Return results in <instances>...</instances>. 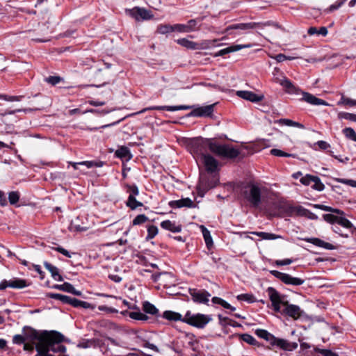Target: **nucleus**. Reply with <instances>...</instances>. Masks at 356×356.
Returning <instances> with one entry per match:
<instances>
[{"instance_id":"72a5a7b5","label":"nucleus","mask_w":356,"mask_h":356,"mask_svg":"<svg viewBox=\"0 0 356 356\" xmlns=\"http://www.w3.org/2000/svg\"><path fill=\"white\" fill-rule=\"evenodd\" d=\"M217 103L202 106V117H213V108Z\"/></svg>"},{"instance_id":"c9c22d12","label":"nucleus","mask_w":356,"mask_h":356,"mask_svg":"<svg viewBox=\"0 0 356 356\" xmlns=\"http://www.w3.org/2000/svg\"><path fill=\"white\" fill-rule=\"evenodd\" d=\"M78 165H86L88 168H90L92 167H101V166H102V163H97L96 161H82V162H79V163H74L72 164L74 169H77Z\"/></svg>"},{"instance_id":"20e7f679","label":"nucleus","mask_w":356,"mask_h":356,"mask_svg":"<svg viewBox=\"0 0 356 356\" xmlns=\"http://www.w3.org/2000/svg\"><path fill=\"white\" fill-rule=\"evenodd\" d=\"M265 187L261 186L258 183L250 182L245 187L244 197L254 207H257L261 202V194Z\"/></svg>"},{"instance_id":"5701e85b","label":"nucleus","mask_w":356,"mask_h":356,"mask_svg":"<svg viewBox=\"0 0 356 356\" xmlns=\"http://www.w3.org/2000/svg\"><path fill=\"white\" fill-rule=\"evenodd\" d=\"M54 289L63 291L65 292H68L72 293L76 296H81V292L80 291H77L74 289L72 284L69 282H65L63 284H56L54 286Z\"/></svg>"},{"instance_id":"bb28decb","label":"nucleus","mask_w":356,"mask_h":356,"mask_svg":"<svg viewBox=\"0 0 356 356\" xmlns=\"http://www.w3.org/2000/svg\"><path fill=\"white\" fill-rule=\"evenodd\" d=\"M70 305L73 306L74 307H83L85 309H95V307L92 305H91L90 303L86 302V301L78 300L75 298H71Z\"/></svg>"},{"instance_id":"864d4df0","label":"nucleus","mask_w":356,"mask_h":356,"mask_svg":"<svg viewBox=\"0 0 356 356\" xmlns=\"http://www.w3.org/2000/svg\"><path fill=\"white\" fill-rule=\"evenodd\" d=\"M13 342L15 344L21 345L26 343V339L24 334L22 333V334H16L13 338Z\"/></svg>"},{"instance_id":"e2e57ef3","label":"nucleus","mask_w":356,"mask_h":356,"mask_svg":"<svg viewBox=\"0 0 356 356\" xmlns=\"http://www.w3.org/2000/svg\"><path fill=\"white\" fill-rule=\"evenodd\" d=\"M98 309L99 311L105 312L109 313V314H114V313L118 312V309L113 308L111 307H107L106 305L98 306Z\"/></svg>"},{"instance_id":"052dcab7","label":"nucleus","mask_w":356,"mask_h":356,"mask_svg":"<svg viewBox=\"0 0 356 356\" xmlns=\"http://www.w3.org/2000/svg\"><path fill=\"white\" fill-rule=\"evenodd\" d=\"M334 181L342 183L346 185H348L352 187H356V181L352 179H341V178H335Z\"/></svg>"},{"instance_id":"f03ea898","label":"nucleus","mask_w":356,"mask_h":356,"mask_svg":"<svg viewBox=\"0 0 356 356\" xmlns=\"http://www.w3.org/2000/svg\"><path fill=\"white\" fill-rule=\"evenodd\" d=\"M202 146H208L211 152L225 159H234L238 157L240 154L239 150L234 148L232 145H221L213 142L211 139H204L202 138Z\"/></svg>"},{"instance_id":"f3484780","label":"nucleus","mask_w":356,"mask_h":356,"mask_svg":"<svg viewBox=\"0 0 356 356\" xmlns=\"http://www.w3.org/2000/svg\"><path fill=\"white\" fill-rule=\"evenodd\" d=\"M182 322L197 327H200V314L194 315L191 314V312H187L185 316L183 318Z\"/></svg>"},{"instance_id":"4d7b16f0","label":"nucleus","mask_w":356,"mask_h":356,"mask_svg":"<svg viewBox=\"0 0 356 356\" xmlns=\"http://www.w3.org/2000/svg\"><path fill=\"white\" fill-rule=\"evenodd\" d=\"M314 177H315V176L307 174L305 176L302 177L300 179V181L303 185L309 186L310 184L313 183Z\"/></svg>"},{"instance_id":"0e129e2a","label":"nucleus","mask_w":356,"mask_h":356,"mask_svg":"<svg viewBox=\"0 0 356 356\" xmlns=\"http://www.w3.org/2000/svg\"><path fill=\"white\" fill-rule=\"evenodd\" d=\"M339 216H334L333 214H325L323 215V219L328 222L330 223H337Z\"/></svg>"},{"instance_id":"774afa93","label":"nucleus","mask_w":356,"mask_h":356,"mask_svg":"<svg viewBox=\"0 0 356 356\" xmlns=\"http://www.w3.org/2000/svg\"><path fill=\"white\" fill-rule=\"evenodd\" d=\"M238 300L252 302L254 297L249 294H241L237 296Z\"/></svg>"},{"instance_id":"603ef678","label":"nucleus","mask_w":356,"mask_h":356,"mask_svg":"<svg viewBox=\"0 0 356 356\" xmlns=\"http://www.w3.org/2000/svg\"><path fill=\"white\" fill-rule=\"evenodd\" d=\"M24 96L19 95V96H10L6 95H0V99L8 101V102H19L20 101Z\"/></svg>"},{"instance_id":"c03bdc74","label":"nucleus","mask_w":356,"mask_h":356,"mask_svg":"<svg viewBox=\"0 0 356 356\" xmlns=\"http://www.w3.org/2000/svg\"><path fill=\"white\" fill-rule=\"evenodd\" d=\"M270 154L275 156H285V157H296L295 154L286 153L278 149H272L270 150Z\"/></svg>"},{"instance_id":"a878e982","label":"nucleus","mask_w":356,"mask_h":356,"mask_svg":"<svg viewBox=\"0 0 356 356\" xmlns=\"http://www.w3.org/2000/svg\"><path fill=\"white\" fill-rule=\"evenodd\" d=\"M44 267L51 273L52 277L57 281H63V278L59 273V270L57 267L53 266L47 261L44 262Z\"/></svg>"},{"instance_id":"bf43d9fd","label":"nucleus","mask_w":356,"mask_h":356,"mask_svg":"<svg viewBox=\"0 0 356 356\" xmlns=\"http://www.w3.org/2000/svg\"><path fill=\"white\" fill-rule=\"evenodd\" d=\"M189 293L195 302H200V291L196 289H190Z\"/></svg>"},{"instance_id":"7c9ffc66","label":"nucleus","mask_w":356,"mask_h":356,"mask_svg":"<svg viewBox=\"0 0 356 356\" xmlns=\"http://www.w3.org/2000/svg\"><path fill=\"white\" fill-rule=\"evenodd\" d=\"M143 310L145 313L152 315H156L159 313L158 309L148 301H145L143 303Z\"/></svg>"},{"instance_id":"5fc2aeb1","label":"nucleus","mask_w":356,"mask_h":356,"mask_svg":"<svg viewBox=\"0 0 356 356\" xmlns=\"http://www.w3.org/2000/svg\"><path fill=\"white\" fill-rule=\"evenodd\" d=\"M347 0H338L334 4H332L327 9V12H333L339 8Z\"/></svg>"},{"instance_id":"ea45409f","label":"nucleus","mask_w":356,"mask_h":356,"mask_svg":"<svg viewBox=\"0 0 356 356\" xmlns=\"http://www.w3.org/2000/svg\"><path fill=\"white\" fill-rule=\"evenodd\" d=\"M280 84L284 87L288 92H295L296 91V88L293 85L290 80L286 78H284Z\"/></svg>"},{"instance_id":"412c9836","label":"nucleus","mask_w":356,"mask_h":356,"mask_svg":"<svg viewBox=\"0 0 356 356\" xmlns=\"http://www.w3.org/2000/svg\"><path fill=\"white\" fill-rule=\"evenodd\" d=\"M305 241L326 250L335 249V247L332 244L325 242L318 238H305Z\"/></svg>"},{"instance_id":"9d476101","label":"nucleus","mask_w":356,"mask_h":356,"mask_svg":"<svg viewBox=\"0 0 356 356\" xmlns=\"http://www.w3.org/2000/svg\"><path fill=\"white\" fill-rule=\"evenodd\" d=\"M186 147L193 156L197 163L200 159V139L199 138H190L186 142ZM199 165V164H197Z\"/></svg>"},{"instance_id":"b1692460","label":"nucleus","mask_w":356,"mask_h":356,"mask_svg":"<svg viewBox=\"0 0 356 356\" xmlns=\"http://www.w3.org/2000/svg\"><path fill=\"white\" fill-rule=\"evenodd\" d=\"M252 44H236V45H232L230 47H228L227 48H225L223 49L220 50L216 56H224L227 54H229L230 52L236 51L238 50H241L243 48H249L251 47Z\"/></svg>"},{"instance_id":"79ce46f5","label":"nucleus","mask_w":356,"mask_h":356,"mask_svg":"<svg viewBox=\"0 0 356 356\" xmlns=\"http://www.w3.org/2000/svg\"><path fill=\"white\" fill-rule=\"evenodd\" d=\"M148 220L147 216L145 214H139L135 217V218L132 221V225L134 226L140 225Z\"/></svg>"},{"instance_id":"4be33fe9","label":"nucleus","mask_w":356,"mask_h":356,"mask_svg":"<svg viewBox=\"0 0 356 356\" xmlns=\"http://www.w3.org/2000/svg\"><path fill=\"white\" fill-rule=\"evenodd\" d=\"M161 228L170 231L173 233H178L180 232L181 230V225L176 224L175 222H172L169 220L162 221L161 222Z\"/></svg>"},{"instance_id":"393cba45","label":"nucleus","mask_w":356,"mask_h":356,"mask_svg":"<svg viewBox=\"0 0 356 356\" xmlns=\"http://www.w3.org/2000/svg\"><path fill=\"white\" fill-rule=\"evenodd\" d=\"M115 155L116 157L121 159H125L126 161H129L132 159V154L129 149L126 146H121L119 147L115 151Z\"/></svg>"},{"instance_id":"69168bd1","label":"nucleus","mask_w":356,"mask_h":356,"mask_svg":"<svg viewBox=\"0 0 356 356\" xmlns=\"http://www.w3.org/2000/svg\"><path fill=\"white\" fill-rule=\"evenodd\" d=\"M197 22L195 19L189 20L188 23L186 24L187 29H188V32H191L197 29Z\"/></svg>"},{"instance_id":"0eeeda50","label":"nucleus","mask_w":356,"mask_h":356,"mask_svg":"<svg viewBox=\"0 0 356 356\" xmlns=\"http://www.w3.org/2000/svg\"><path fill=\"white\" fill-rule=\"evenodd\" d=\"M273 346H275L284 350H292L298 347L296 343H290L288 341L275 337L272 334L267 340Z\"/></svg>"},{"instance_id":"e433bc0d","label":"nucleus","mask_w":356,"mask_h":356,"mask_svg":"<svg viewBox=\"0 0 356 356\" xmlns=\"http://www.w3.org/2000/svg\"><path fill=\"white\" fill-rule=\"evenodd\" d=\"M307 33L310 35L318 34L325 36L327 34V29L325 26H322L319 29H317V28L316 27L312 26L308 29Z\"/></svg>"},{"instance_id":"37998d69","label":"nucleus","mask_w":356,"mask_h":356,"mask_svg":"<svg viewBox=\"0 0 356 356\" xmlns=\"http://www.w3.org/2000/svg\"><path fill=\"white\" fill-rule=\"evenodd\" d=\"M337 224L347 229H350L353 227V223L349 220L342 216H339Z\"/></svg>"},{"instance_id":"338daca9","label":"nucleus","mask_w":356,"mask_h":356,"mask_svg":"<svg viewBox=\"0 0 356 356\" xmlns=\"http://www.w3.org/2000/svg\"><path fill=\"white\" fill-rule=\"evenodd\" d=\"M316 351L317 353H321V355H324V356H338V355L330 350H327V349H320V348H318L316 350Z\"/></svg>"},{"instance_id":"423d86ee","label":"nucleus","mask_w":356,"mask_h":356,"mask_svg":"<svg viewBox=\"0 0 356 356\" xmlns=\"http://www.w3.org/2000/svg\"><path fill=\"white\" fill-rule=\"evenodd\" d=\"M275 24L273 22L268 21L266 22H250V23H241L236 24L229 26L225 31L228 32L232 29H241V30H248V29H254L257 28H264V26H275Z\"/></svg>"},{"instance_id":"c85d7f7f","label":"nucleus","mask_w":356,"mask_h":356,"mask_svg":"<svg viewBox=\"0 0 356 356\" xmlns=\"http://www.w3.org/2000/svg\"><path fill=\"white\" fill-rule=\"evenodd\" d=\"M177 43L188 49H196L198 44L187 38H181L176 40Z\"/></svg>"},{"instance_id":"1a4fd4ad","label":"nucleus","mask_w":356,"mask_h":356,"mask_svg":"<svg viewBox=\"0 0 356 356\" xmlns=\"http://www.w3.org/2000/svg\"><path fill=\"white\" fill-rule=\"evenodd\" d=\"M28 285L26 280L20 278H13L10 280H4L0 283V291H3L8 287L20 289Z\"/></svg>"},{"instance_id":"39448f33","label":"nucleus","mask_w":356,"mask_h":356,"mask_svg":"<svg viewBox=\"0 0 356 356\" xmlns=\"http://www.w3.org/2000/svg\"><path fill=\"white\" fill-rule=\"evenodd\" d=\"M270 273L275 277L279 279L287 285L300 286L305 282V280L301 278L292 277L289 274L284 273L278 270H270Z\"/></svg>"},{"instance_id":"4c0bfd02","label":"nucleus","mask_w":356,"mask_h":356,"mask_svg":"<svg viewBox=\"0 0 356 356\" xmlns=\"http://www.w3.org/2000/svg\"><path fill=\"white\" fill-rule=\"evenodd\" d=\"M240 338L243 341L246 342L250 345L253 346H259V342L250 334H242L240 335Z\"/></svg>"},{"instance_id":"4468645a","label":"nucleus","mask_w":356,"mask_h":356,"mask_svg":"<svg viewBox=\"0 0 356 356\" xmlns=\"http://www.w3.org/2000/svg\"><path fill=\"white\" fill-rule=\"evenodd\" d=\"M289 212L290 213V215L296 214L298 216H306L312 219L316 218L315 215L309 211V210L303 208L301 206L298 207H289Z\"/></svg>"},{"instance_id":"a211bd4d","label":"nucleus","mask_w":356,"mask_h":356,"mask_svg":"<svg viewBox=\"0 0 356 356\" xmlns=\"http://www.w3.org/2000/svg\"><path fill=\"white\" fill-rule=\"evenodd\" d=\"M237 96L239 97L249 100L252 102H258L262 99V97L258 96L255 93L251 91L239 90L236 92Z\"/></svg>"},{"instance_id":"de8ad7c7","label":"nucleus","mask_w":356,"mask_h":356,"mask_svg":"<svg viewBox=\"0 0 356 356\" xmlns=\"http://www.w3.org/2000/svg\"><path fill=\"white\" fill-rule=\"evenodd\" d=\"M19 193L17 191H12L8 194V200L10 204H15L19 200Z\"/></svg>"},{"instance_id":"f704fd0d","label":"nucleus","mask_w":356,"mask_h":356,"mask_svg":"<svg viewBox=\"0 0 356 356\" xmlns=\"http://www.w3.org/2000/svg\"><path fill=\"white\" fill-rule=\"evenodd\" d=\"M279 122L280 124L285 125V126L296 127H298L300 129H305V126L302 124L299 123L298 122L293 121L289 119H286V118L280 119L279 120Z\"/></svg>"},{"instance_id":"f8f14e48","label":"nucleus","mask_w":356,"mask_h":356,"mask_svg":"<svg viewBox=\"0 0 356 356\" xmlns=\"http://www.w3.org/2000/svg\"><path fill=\"white\" fill-rule=\"evenodd\" d=\"M268 293L269 296V298L272 302V305L275 312L280 311V305H283V301L282 300L281 296L280 293L273 287H269L268 289Z\"/></svg>"},{"instance_id":"aec40b11","label":"nucleus","mask_w":356,"mask_h":356,"mask_svg":"<svg viewBox=\"0 0 356 356\" xmlns=\"http://www.w3.org/2000/svg\"><path fill=\"white\" fill-rule=\"evenodd\" d=\"M202 234L209 252L212 253L214 248L213 238L210 232L203 225H202Z\"/></svg>"},{"instance_id":"58836bf2","label":"nucleus","mask_w":356,"mask_h":356,"mask_svg":"<svg viewBox=\"0 0 356 356\" xmlns=\"http://www.w3.org/2000/svg\"><path fill=\"white\" fill-rule=\"evenodd\" d=\"M156 32L160 34H167L173 32V25L160 24L157 26Z\"/></svg>"},{"instance_id":"8fccbe9b","label":"nucleus","mask_w":356,"mask_h":356,"mask_svg":"<svg viewBox=\"0 0 356 356\" xmlns=\"http://www.w3.org/2000/svg\"><path fill=\"white\" fill-rule=\"evenodd\" d=\"M127 188V192L129 193V195H132L133 197H135L138 195L139 191L136 185H126Z\"/></svg>"},{"instance_id":"6e6552de","label":"nucleus","mask_w":356,"mask_h":356,"mask_svg":"<svg viewBox=\"0 0 356 356\" xmlns=\"http://www.w3.org/2000/svg\"><path fill=\"white\" fill-rule=\"evenodd\" d=\"M129 14L136 21L148 20L154 17L150 10L137 6L129 10Z\"/></svg>"},{"instance_id":"473e14b6","label":"nucleus","mask_w":356,"mask_h":356,"mask_svg":"<svg viewBox=\"0 0 356 356\" xmlns=\"http://www.w3.org/2000/svg\"><path fill=\"white\" fill-rule=\"evenodd\" d=\"M47 296L51 298L60 300L63 303L68 304V305H70V300L72 298V297H70V296H67L65 295H63V294H59V293H49L47 295Z\"/></svg>"},{"instance_id":"a18cd8bd","label":"nucleus","mask_w":356,"mask_h":356,"mask_svg":"<svg viewBox=\"0 0 356 356\" xmlns=\"http://www.w3.org/2000/svg\"><path fill=\"white\" fill-rule=\"evenodd\" d=\"M313 183L314 184L312 186V188L314 190L322 191L325 188L324 184L321 182L318 177L315 176Z\"/></svg>"},{"instance_id":"c756f323","label":"nucleus","mask_w":356,"mask_h":356,"mask_svg":"<svg viewBox=\"0 0 356 356\" xmlns=\"http://www.w3.org/2000/svg\"><path fill=\"white\" fill-rule=\"evenodd\" d=\"M163 317L169 321H183L182 316L177 312H175L172 311H165L163 313Z\"/></svg>"},{"instance_id":"f257e3e1","label":"nucleus","mask_w":356,"mask_h":356,"mask_svg":"<svg viewBox=\"0 0 356 356\" xmlns=\"http://www.w3.org/2000/svg\"><path fill=\"white\" fill-rule=\"evenodd\" d=\"M49 331L44 330L39 332L31 327L25 326L23 327L22 333L24 334L26 343L24 346V350L33 352L34 348L38 353L35 356H39L44 350V341H42V337H46Z\"/></svg>"},{"instance_id":"3c124183","label":"nucleus","mask_w":356,"mask_h":356,"mask_svg":"<svg viewBox=\"0 0 356 356\" xmlns=\"http://www.w3.org/2000/svg\"><path fill=\"white\" fill-rule=\"evenodd\" d=\"M339 118L346 119L350 121L356 122V114L342 112L339 113Z\"/></svg>"},{"instance_id":"ddd939ff","label":"nucleus","mask_w":356,"mask_h":356,"mask_svg":"<svg viewBox=\"0 0 356 356\" xmlns=\"http://www.w3.org/2000/svg\"><path fill=\"white\" fill-rule=\"evenodd\" d=\"M190 107L188 106H150L147 108H145L143 110H141L138 113H145L147 111H152V110H157V111H176L179 110H188Z\"/></svg>"},{"instance_id":"2eb2a0df","label":"nucleus","mask_w":356,"mask_h":356,"mask_svg":"<svg viewBox=\"0 0 356 356\" xmlns=\"http://www.w3.org/2000/svg\"><path fill=\"white\" fill-rule=\"evenodd\" d=\"M289 212L290 213V215L296 214L298 216H306L312 219L316 218L315 215L309 211V210L303 208L301 206L298 207H289Z\"/></svg>"},{"instance_id":"6e6d98bb","label":"nucleus","mask_w":356,"mask_h":356,"mask_svg":"<svg viewBox=\"0 0 356 356\" xmlns=\"http://www.w3.org/2000/svg\"><path fill=\"white\" fill-rule=\"evenodd\" d=\"M255 334L260 338L264 339L265 340H268L270 336V333H269L267 330L263 329H257L255 331Z\"/></svg>"},{"instance_id":"7ed1b4c3","label":"nucleus","mask_w":356,"mask_h":356,"mask_svg":"<svg viewBox=\"0 0 356 356\" xmlns=\"http://www.w3.org/2000/svg\"><path fill=\"white\" fill-rule=\"evenodd\" d=\"M203 159L205 171L211 176V179L207 183V189L212 188L218 182L220 163L218 160L209 154L204 155Z\"/></svg>"},{"instance_id":"a19ab883","label":"nucleus","mask_w":356,"mask_h":356,"mask_svg":"<svg viewBox=\"0 0 356 356\" xmlns=\"http://www.w3.org/2000/svg\"><path fill=\"white\" fill-rule=\"evenodd\" d=\"M129 316L132 319L143 321L149 318L146 314L140 312H131L129 313Z\"/></svg>"},{"instance_id":"cd10ccee","label":"nucleus","mask_w":356,"mask_h":356,"mask_svg":"<svg viewBox=\"0 0 356 356\" xmlns=\"http://www.w3.org/2000/svg\"><path fill=\"white\" fill-rule=\"evenodd\" d=\"M251 234L260 236L264 240H275L278 238H282V236L280 235L264 232H252Z\"/></svg>"},{"instance_id":"680f3d73","label":"nucleus","mask_w":356,"mask_h":356,"mask_svg":"<svg viewBox=\"0 0 356 356\" xmlns=\"http://www.w3.org/2000/svg\"><path fill=\"white\" fill-rule=\"evenodd\" d=\"M173 31L188 33V29H187L186 24H177L173 25Z\"/></svg>"},{"instance_id":"2f4dec72","label":"nucleus","mask_w":356,"mask_h":356,"mask_svg":"<svg viewBox=\"0 0 356 356\" xmlns=\"http://www.w3.org/2000/svg\"><path fill=\"white\" fill-rule=\"evenodd\" d=\"M126 205L131 210H134L137 207H142L143 204L136 200L135 197H133L132 195H129L127 201L126 202Z\"/></svg>"},{"instance_id":"13d9d810","label":"nucleus","mask_w":356,"mask_h":356,"mask_svg":"<svg viewBox=\"0 0 356 356\" xmlns=\"http://www.w3.org/2000/svg\"><path fill=\"white\" fill-rule=\"evenodd\" d=\"M45 81L48 83L55 86L60 82L61 78L58 76H49L45 79Z\"/></svg>"},{"instance_id":"49530a36","label":"nucleus","mask_w":356,"mask_h":356,"mask_svg":"<svg viewBox=\"0 0 356 356\" xmlns=\"http://www.w3.org/2000/svg\"><path fill=\"white\" fill-rule=\"evenodd\" d=\"M346 137L356 142V132L353 129L348 127L343 130Z\"/></svg>"},{"instance_id":"9b49d317","label":"nucleus","mask_w":356,"mask_h":356,"mask_svg":"<svg viewBox=\"0 0 356 356\" xmlns=\"http://www.w3.org/2000/svg\"><path fill=\"white\" fill-rule=\"evenodd\" d=\"M283 305L285 306L283 313L294 320L300 318L303 313L302 310L298 305L289 304L288 302H283Z\"/></svg>"},{"instance_id":"dca6fc26","label":"nucleus","mask_w":356,"mask_h":356,"mask_svg":"<svg viewBox=\"0 0 356 356\" xmlns=\"http://www.w3.org/2000/svg\"><path fill=\"white\" fill-rule=\"evenodd\" d=\"M168 204L171 208H173V209L181 208V207L191 208V207H194L193 202L188 197L181 198V200H179L170 201L168 203Z\"/></svg>"},{"instance_id":"6ab92c4d","label":"nucleus","mask_w":356,"mask_h":356,"mask_svg":"<svg viewBox=\"0 0 356 356\" xmlns=\"http://www.w3.org/2000/svg\"><path fill=\"white\" fill-rule=\"evenodd\" d=\"M306 102L312 105H324L327 106L328 104L323 99H319L309 92H302V98Z\"/></svg>"},{"instance_id":"09e8293b","label":"nucleus","mask_w":356,"mask_h":356,"mask_svg":"<svg viewBox=\"0 0 356 356\" xmlns=\"http://www.w3.org/2000/svg\"><path fill=\"white\" fill-rule=\"evenodd\" d=\"M158 234V228L155 225H150L147 228V240L152 239Z\"/></svg>"}]
</instances>
